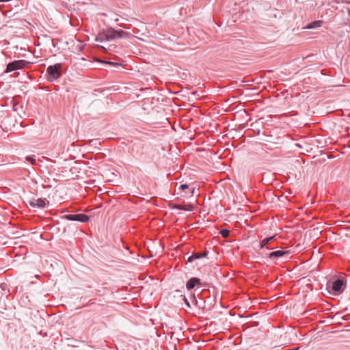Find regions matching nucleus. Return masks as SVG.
I'll list each match as a JSON object with an SVG mask.
<instances>
[{
  "mask_svg": "<svg viewBox=\"0 0 350 350\" xmlns=\"http://www.w3.org/2000/svg\"><path fill=\"white\" fill-rule=\"evenodd\" d=\"M62 68L61 64H56L55 65L49 66L46 68V79L49 81H53L61 77L60 69Z\"/></svg>",
  "mask_w": 350,
  "mask_h": 350,
  "instance_id": "1",
  "label": "nucleus"
},
{
  "mask_svg": "<svg viewBox=\"0 0 350 350\" xmlns=\"http://www.w3.org/2000/svg\"><path fill=\"white\" fill-rule=\"evenodd\" d=\"M105 31L106 32L108 41H110V40H114L116 38H124L129 35V33H127L123 30L117 31L111 27L107 28Z\"/></svg>",
  "mask_w": 350,
  "mask_h": 350,
  "instance_id": "2",
  "label": "nucleus"
},
{
  "mask_svg": "<svg viewBox=\"0 0 350 350\" xmlns=\"http://www.w3.org/2000/svg\"><path fill=\"white\" fill-rule=\"evenodd\" d=\"M27 64L28 62L23 59L12 62L7 65L5 72H10L14 70L24 68Z\"/></svg>",
  "mask_w": 350,
  "mask_h": 350,
  "instance_id": "3",
  "label": "nucleus"
},
{
  "mask_svg": "<svg viewBox=\"0 0 350 350\" xmlns=\"http://www.w3.org/2000/svg\"><path fill=\"white\" fill-rule=\"evenodd\" d=\"M29 203L30 206L32 208H42L46 206L45 200L42 198H33L29 201Z\"/></svg>",
  "mask_w": 350,
  "mask_h": 350,
  "instance_id": "4",
  "label": "nucleus"
},
{
  "mask_svg": "<svg viewBox=\"0 0 350 350\" xmlns=\"http://www.w3.org/2000/svg\"><path fill=\"white\" fill-rule=\"evenodd\" d=\"M207 252H197V253H193L191 256H190L188 258V261L191 262L193 261H194L196 259H200V258H202L203 257H205L206 255H207Z\"/></svg>",
  "mask_w": 350,
  "mask_h": 350,
  "instance_id": "5",
  "label": "nucleus"
},
{
  "mask_svg": "<svg viewBox=\"0 0 350 350\" xmlns=\"http://www.w3.org/2000/svg\"><path fill=\"white\" fill-rule=\"evenodd\" d=\"M288 251H283V250H278L275 252H272L269 254V258L273 259V258H278L280 257L283 256L285 254H288Z\"/></svg>",
  "mask_w": 350,
  "mask_h": 350,
  "instance_id": "6",
  "label": "nucleus"
},
{
  "mask_svg": "<svg viewBox=\"0 0 350 350\" xmlns=\"http://www.w3.org/2000/svg\"><path fill=\"white\" fill-rule=\"evenodd\" d=\"M200 280L197 278H191L187 282L186 286L188 290L193 288L196 285L200 284Z\"/></svg>",
  "mask_w": 350,
  "mask_h": 350,
  "instance_id": "7",
  "label": "nucleus"
},
{
  "mask_svg": "<svg viewBox=\"0 0 350 350\" xmlns=\"http://www.w3.org/2000/svg\"><path fill=\"white\" fill-rule=\"evenodd\" d=\"M343 284L344 282L342 280L337 279L332 284V290L335 292H340L341 291Z\"/></svg>",
  "mask_w": 350,
  "mask_h": 350,
  "instance_id": "8",
  "label": "nucleus"
},
{
  "mask_svg": "<svg viewBox=\"0 0 350 350\" xmlns=\"http://www.w3.org/2000/svg\"><path fill=\"white\" fill-rule=\"evenodd\" d=\"M174 208L178 210H183L187 211H193L194 206L192 204H187L185 205L176 204Z\"/></svg>",
  "mask_w": 350,
  "mask_h": 350,
  "instance_id": "9",
  "label": "nucleus"
},
{
  "mask_svg": "<svg viewBox=\"0 0 350 350\" xmlns=\"http://www.w3.org/2000/svg\"><path fill=\"white\" fill-rule=\"evenodd\" d=\"M322 21H315L314 22H312L309 23L305 28L307 29H316L318 27H320L323 24Z\"/></svg>",
  "mask_w": 350,
  "mask_h": 350,
  "instance_id": "10",
  "label": "nucleus"
},
{
  "mask_svg": "<svg viewBox=\"0 0 350 350\" xmlns=\"http://www.w3.org/2000/svg\"><path fill=\"white\" fill-rule=\"evenodd\" d=\"M96 42H103L104 41H108L107 38V34L105 30L100 31L95 38Z\"/></svg>",
  "mask_w": 350,
  "mask_h": 350,
  "instance_id": "11",
  "label": "nucleus"
},
{
  "mask_svg": "<svg viewBox=\"0 0 350 350\" xmlns=\"http://www.w3.org/2000/svg\"><path fill=\"white\" fill-rule=\"evenodd\" d=\"M76 221H81L83 223H85L89 221L90 217L88 215L80 213V214H76L75 215Z\"/></svg>",
  "mask_w": 350,
  "mask_h": 350,
  "instance_id": "12",
  "label": "nucleus"
},
{
  "mask_svg": "<svg viewBox=\"0 0 350 350\" xmlns=\"http://www.w3.org/2000/svg\"><path fill=\"white\" fill-rule=\"evenodd\" d=\"M273 239H274V237H267V238L264 239L263 240H262L260 241V247L263 248L267 244L270 243Z\"/></svg>",
  "mask_w": 350,
  "mask_h": 350,
  "instance_id": "13",
  "label": "nucleus"
},
{
  "mask_svg": "<svg viewBox=\"0 0 350 350\" xmlns=\"http://www.w3.org/2000/svg\"><path fill=\"white\" fill-rule=\"evenodd\" d=\"M63 218L69 221H76L75 215H65Z\"/></svg>",
  "mask_w": 350,
  "mask_h": 350,
  "instance_id": "14",
  "label": "nucleus"
},
{
  "mask_svg": "<svg viewBox=\"0 0 350 350\" xmlns=\"http://www.w3.org/2000/svg\"><path fill=\"white\" fill-rule=\"evenodd\" d=\"M220 234L223 237L226 238L230 234V230L228 229H223L220 231Z\"/></svg>",
  "mask_w": 350,
  "mask_h": 350,
  "instance_id": "15",
  "label": "nucleus"
},
{
  "mask_svg": "<svg viewBox=\"0 0 350 350\" xmlns=\"http://www.w3.org/2000/svg\"><path fill=\"white\" fill-rule=\"evenodd\" d=\"M26 160L30 162L32 165H35L36 163V160L31 156H27L26 157Z\"/></svg>",
  "mask_w": 350,
  "mask_h": 350,
  "instance_id": "16",
  "label": "nucleus"
},
{
  "mask_svg": "<svg viewBox=\"0 0 350 350\" xmlns=\"http://www.w3.org/2000/svg\"><path fill=\"white\" fill-rule=\"evenodd\" d=\"M189 189V186L187 184H182L179 186L178 190L184 191L185 189Z\"/></svg>",
  "mask_w": 350,
  "mask_h": 350,
  "instance_id": "17",
  "label": "nucleus"
},
{
  "mask_svg": "<svg viewBox=\"0 0 350 350\" xmlns=\"http://www.w3.org/2000/svg\"><path fill=\"white\" fill-rule=\"evenodd\" d=\"M185 301L186 302V304L189 307V304L185 298Z\"/></svg>",
  "mask_w": 350,
  "mask_h": 350,
  "instance_id": "18",
  "label": "nucleus"
},
{
  "mask_svg": "<svg viewBox=\"0 0 350 350\" xmlns=\"http://www.w3.org/2000/svg\"><path fill=\"white\" fill-rule=\"evenodd\" d=\"M194 190H195V189H193L191 191V194H193V193H194Z\"/></svg>",
  "mask_w": 350,
  "mask_h": 350,
  "instance_id": "19",
  "label": "nucleus"
},
{
  "mask_svg": "<svg viewBox=\"0 0 350 350\" xmlns=\"http://www.w3.org/2000/svg\"><path fill=\"white\" fill-rule=\"evenodd\" d=\"M114 21H115L116 22H118V21H119V18H116Z\"/></svg>",
  "mask_w": 350,
  "mask_h": 350,
  "instance_id": "20",
  "label": "nucleus"
},
{
  "mask_svg": "<svg viewBox=\"0 0 350 350\" xmlns=\"http://www.w3.org/2000/svg\"><path fill=\"white\" fill-rule=\"evenodd\" d=\"M349 16H350V10H349Z\"/></svg>",
  "mask_w": 350,
  "mask_h": 350,
  "instance_id": "21",
  "label": "nucleus"
}]
</instances>
